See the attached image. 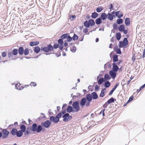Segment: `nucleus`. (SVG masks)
Segmentation results:
<instances>
[{"label":"nucleus","mask_w":145,"mask_h":145,"mask_svg":"<svg viewBox=\"0 0 145 145\" xmlns=\"http://www.w3.org/2000/svg\"><path fill=\"white\" fill-rule=\"evenodd\" d=\"M73 109L71 106H69L67 109V112H68L70 113L72 111L73 112Z\"/></svg>","instance_id":"f704fd0d"},{"label":"nucleus","mask_w":145,"mask_h":145,"mask_svg":"<svg viewBox=\"0 0 145 145\" xmlns=\"http://www.w3.org/2000/svg\"><path fill=\"white\" fill-rule=\"evenodd\" d=\"M118 60V56L117 55H115L113 58V61L114 62H116Z\"/></svg>","instance_id":"58836bf2"},{"label":"nucleus","mask_w":145,"mask_h":145,"mask_svg":"<svg viewBox=\"0 0 145 145\" xmlns=\"http://www.w3.org/2000/svg\"><path fill=\"white\" fill-rule=\"evenodd\" d=\"M59 44H60L59 48L60 50H62L63 48V41L62 39H59L58 40Z\"/></svg>","instance_id":"9d476101"},{"label":"nucleus","mask_w":145,"mask_h":145,"mask_svg":"<svg viewBox=\"0 0 145 145\" xmlns=\"http://www.w3.org/2000/svg\"><path fill=\"white\" fill-rule=\"evenodd\" d=\"M88 31V29L87 28L84 29L83 30V32L84 33H87Z\"/></svg>","instance_id":"052dcab7"},{"label":"nucleus","mask_w":145,"mask_h":145,"mask_svg":"<svg viewBox=\"0 0 145 145\" xmlns=\"http://www.w3.org/2000/svg\"><path fill=\"white\" fill-rule=\"evenodd\" d=\"M114 91L112 89L110 92L109 94V95H111L112 94L113 92Z\"/></svg>","instance_id":"69168bd1"},{"label":"nucleus","mask_w":145,"mask_h":145,"mask_svg":"<svg viewBox=\"0 0 145 145\" xmlns=\"http://www.w3.org/2000/svg\"><path fill=\"white\" fill-rule=\"evenodd\" d=\"M76 18V16L75 15H71L70 16V19L71 20H73L75 19Z\"/></svg>","instance_id":"864d4df0"},{"label":"nucleus","mask_w":145,"mask_h":145,"mask_svg":"<svg viewBox=\"0 0 145 145\" xmlns=\"http://www.w3.org/2000/svg\"><path fill=\"white\" fill-rule=\"evenodd\" d=\"M51 123L50 121L48 120H47L43 123V126L45 127L48 128L50 125Z\"/></svg>","instance_id":"4468645a"},{"label":"nucleus","mask_w":145,"mask_h":145,"mask_svg":"<svg viewBox=\"0 0 145 145\" xmlns=\"http://www.w3.org/2000/svg\"><path fill=\"white\" fill-rule=\"evenodd\" d=\"M72 106L74 108L73 112H77L79 111L80 109L79 103L77 101L74 102L72 104Z\"/></svg>","instance_id":"39448f33"},{"label":"nucleus","mask_w":145,"mask_h":145,"mask_svg":"<svg viewBox=\"0 0 145 145\" xmlns=\"http://www.w3.org/2000/svg\"><path fill=\"white\" fill-rule=\"evenodd\" d=\"M113 6L112 4H110L109 6V8L110 9V11L113 9Z\"/></svg>","instance_id":"bf43d9fd"},{"label":"nucleus","mask_w":145,"mask_h":145,"mask_svg":"<svg viewBox=\"0 0 145 145\" xmlns=\"http://www.w3.org/2000/svg\"><path fill=\"white\" fill-rule=\"evenodd\" d=\"M106 91V89L104 88L102 89L100 95V96L101 97H103L105 95V93Z\"/></svg>","instance_id":"5701e85b"},{"label":"nucleus","mask_w":145,"mask_h":145,"mask_svg":"<svg viewBox=\"0 0 145 145\" xmlns=\"http://www.w3.org/2000/svg\"><path fill=\"white\" fill-rule=\"evenodd\" d=\"M29 85L32 87L33 86L35 87L37 86V83L35 82H31Z\"/></svg>","instance_id":"49530a36"},{"label":"nucleus","mask_w":145,"mask_h":145,"mask_svg":"<svg viewBox=\"0 0 145 145\" xmlns=\"http://www.w3.org/2000/svg\"><path fill=\"white\" fill-rule=\"evenodd\" d=\"M68 36V33H65L62 35L61 36V38L63 39H64L67 38Z\"/></svg>","instance_id":"4c0bfd02"},{"label":"nucleus","mask_w":145,"mask_h":145,"mask_svg":"<svg viewBox=\"0 0 145 145\" xmlns=\"http://www.w3.org/2000/svg\"><path fill=\"white\" fill-rule=\"evenodd\" d=\"M39 42L38 41L35 42H31L29 43V45L31 46H36L38 45Z\"/></svg>","instance_id":"f3484780"},{"label":"nucleus","mask_w":145,"mask_h":145,"mask_svg":"<svg viewBox=\"0 0 145 145\" xmlns=\"http://www.w3.org/2000/svg\"><path fill=\"white\" fill-rule=\"evenodd\" d=\"M67 41L68 42H70L72 39V38L69 35L67 36Z\"/></svg>","instance_id":"8fccbe9b"},{"label":"nucleus","mask_w":145,"mask_h":145,"mask_svg":"<svg viewBox=\"0 0 145 145\" xmlns=\"http://www.w3.org/2000/svg\"><path fill=\"white\" fill-rule=\"evenodd\" d=\"M1 56L3 57H5L7 56V53L6 52H3L1 54Z\"/></svg>","instance_id":"5fc2aeb1"},{"label":"nucleus","mask_w":145,"mask_h":145,"mask_svg":"<svg viewBox=\"0 0 145 145\" xmlns=\"http://www.w3.org/2000/svg\"><path fill=\"white\" fill-rule=\"evenodd\" d=\"M119 70V68L117 65L116 63H113L112 71L115 72H117Z\"/></svg>","instance_id":"ddd939ff"},{"label":"nucleus","mask_w":145,"mask_h":145,"mask_svg":"<svg viewBox=\"0 0 145 145\" xmlns=\"http://www.w3.org/2000/svg\"><path fill=\"white\" fill-rule=\"evenodd\" d=\"M40 48L39 46H37L35 47L34 49V52L37 54L39 53L40 51Z\"/></svg>","instance_id":"a211bd4d"},{"label":"nucleus","mask_w":145,"mask_h":145,"mask_svg":"<svg viewBox=\"0 0 145 145\" xmlns=\"http://www.w3.org/2000/svg\"><path fill=\"white\" fill-rule=\"evenodd\" d=\"M104 78L106 80H109L111 78L108 74H106L105 75Z\"/></svg>","instance_id":"c9c22d12"},{"label":"nucleus","mask_w":145,"mask_h":145,"mask_svg":"<svg viewBox=\"0 0 145 145\" xmlns=\"http://www.w3.org/2000/svg\"><path fill=\"white\" fill-rule=\"evenodd\" d=\"M119 83H118L116 84L115 86L114 87L112 88V89L114 91L116 89L117 87L119 86Z\"/></svg>","instance_id":"603ef678"},{"label":"nucleus","mask_w":145,"mask_h":145,"mask_svg":"<svg viewBox=\"0 0 145 145\" xmlns=\"http://www.w3.org/2000/svg\"><path fill=\"white\" fill-rule=\"evenodd\" d=\"M107 18L110 20H112L113 19V17L112 14L109 12L107 14Z\"/></svg>","instance_id":"aec40b11"},{"label":"nucleus","mask_w":145,"mask_h":145,"mask_svg":"<svg viewBox=\"0 0 145 145\" xmlns=\"http://www.w3.org/2000/svg\"><path fill=\"white\" fill-rule=\"evenodd\" d=\"M63 117L64 118L63 120L65 122L68 121L69 120H71L72 118V116H69V114L68 113L64 114Z\"/></svg>","instance_id":"0eeeda50"},{"label":"nucleus","mask_w":145,"mask_h":145,"mask_svg":"<svg viewBox=\"0 0 145 145\" xmlns=\"http://www.w3.org/2000/svg\"><path fill=\"white\" fill-rule=\"evenodd\" d=\"M115 15L118 18H120L123 16L122 12L120 11H118L115 12Z\"/></svg>","instance_id":"f8f14e48"},{"label":"nucleus","mask_w":145,"mask_h":145,"mask_svg":"<svg viewBox=\"0 0 145 145\" xmlns=\"http://www.w3.org/2000/svg\"><path fill=\"white\" fill-rule=\"evenodd\" d=\"M20 129H21L20 131H22L23 132H24L25 131L26 128L24 125H21Z\"/></svg>","instance_id":"cd10ccee"},{"label":"nucleus","mask_w":145,"mask_h":145,"mask_svg":"<svg viewBox=\"0 0 145 145\" xmlns=\"http://www.w3.org/2000/svg\"><path fill=\"white\" fill-rule=\"evenodd\" d=\"M134 97L133 96H131L129 98V100L128 101L127 103L129 102H130L133 99V98Z\"/></svg>","instance_id":"13d9d810"},{"label":"nucleus","mask_w":145,"mask_h":145,"mask_svg":"<svg viewBox=\"0 0 145 145\" xmlns=\"http://www.w3.org/2000/svg\"><path fill=\"white\" fill-rule=\"evenodd\" d=\"M136 59V58L135 56H133L132 57V59L133 62H134Z\"/></svg>","instance_id":"0e129e2a"},{"label":"nucleus","mask_w":145,"mask_h":145,"mask_svg":"<svg viewBox=\"0 0 145 145\" xmlns=\"http://www.w3.org/2000/svg\"><path fill=\"white\" fill-rule=\"evenodd\" d=\"M23 132L20 130H19L18 131H17L16 135L17 137H20L23 135Z\"/></svg>","instance_id":"393cba45"},{"label":"nucleus","mask_w":145,"mask_h":145,"mask_svg":"<svg viewBox=\"0 0 145 145\" xmlns=\"http://www.w3.org/2000/svg\"><path fill=\"white\" fill-rule=\"evenodd\" d=\"M98 16V14L96 12H94L92 14L91 17L94 18H96Z\"/></svg>","instance_id":"c756f323"},{"label":"nucleus","mask_w":145,"mask_h":145,"mask_svg":"<svg viewBox=\"0 0 145 145\" xmlns=\"http://www.w3.org/2000/svg\"><path fill=\"white\" fill-rule=\"evenodd\" d=\"M145 49H144V50L143 52V55H142V58H144L145 56Z\"/></svg>","instance_id":"338daca9"},{"label":"nucleus","mask_w":145,"mask_h":145,"mask_svg":"<svg viewBox=\"0 0 145 145\" xmlns=\"http://www.w3.org/2000/svg\"><path fill=\"white\" fill-rule=\"evenodd\" d=\"M31 129L32 131L35 132L36 131L38 133L41 131L42 129V126L40 125H39L37 127L36 123L33 124L31 126Z\"/></svg>","instance_id":"f03ea898"},{"label":"nucleus","mask_w":145,"mask_h":145,"mask_svg":"<svg viewBox=\"0 0 145 145\" xmlns=\"http://www.w3.org/2000/svg\"><path fill=\"white\" fill-rule=\"evenodd\" d=\"M59 45L57 43H55L53 46V48L56 49L59 47Z\"/></svg>","instance_id":"09e8293b"},{"label":"nucleus","mask_w":145,"mask_h":145,"mask_svg":"<svg viewBox=\"0 0 145 145\" xmlns=\"http://www.w3.org/2000/svg\"><path fill=\"white\" fill-rule=\"evenodd\" d=\"M31 128L30 127H27L26 132L24 133L25 135H27L28 134L31 133Z\"/></svg>","instance_id":"412c9836"},{"label":"nucleus","mask_w":145,"mask_h":145,"mask_svg":"<svg viewBox=\"0 0 145 145\" xmlns=\"http://www.w3.org/2000/svg\"><path fill=\"white\" fill-rule=\"evenodd\" d=\"M123 42V43H124V44L125 45V47H127V45L128 44V41L127 40V38H124Z\"/></svg>","instance_id":"4be33fe9"},{"label":"nucleus","mask_w":145,"mask_h":145,"mask_svg":"<svg viewBox=\"0 0 145 145\" xmlns=\"http://www.w3.org/2000/svg\"><path fill=\"white\" fill-rule=\"evenodd\" d=\"M116 53L117 54H120L121 53L120 48H117L116 50Z\"/></svg>","instance_id":"3c124183"},{"label":"nucleus","mask_w":145,"mask_h":145,"mask_svg":"<svg viewBox=\"0 0 145 145\" xmlns=\"http://www.w3.org/2000/svg\"><path fill=\"white\" fill-rule=\"evenodd\" d=\"M104 81L103 78H100L98 81V84L99 85L101 84Z\"/></svg>","instance_id":"79ce46f5"},{"label":"nucleus","mask_w":145,"mask_h":145,"mask_svg":"<svg viewBox=\"0 0 145 145\" xmlns=\"http://www.w3.org/2000/svg\"><path fill=\"white\" fill-rule=\"evenodd\" d=\"M78 38V37L75 34H74L72 37V39H73L74 40H77Z\"/></svg>","instance_id":"a18cd8bd"},{"label":"nucleus","mask_w":145,"mask_h":145,"mask_svg":"<svg viewBox=\"0 0 145 145\" xmlns=\"http://www.w3.org/2000/svg\"><path fill=\"white\" fill-rule=\"evenodd\" d=\"M119 46L120 48H122L123 47H125V45L122 41H120L119 42Z\"/></svg>","instance_id":"c03bdc74"},{"label":"nucleus","mask_w":145,"mask_h":145,"mask_svg":"<svg viewBox=\"0 0 145 145\" xmlns=\"http://www.w3.org/2000/svg\"><path fill=\"white\" fill-rule=\"evenodd\" d=\"M17 130L16 128L13 129L11 131V134L13 136H15L16 135Z\"/></svg>","instance_id":"6ab92c4d"},{"label":"nucleus","mask_w":145,"mask_h":145,"mask_svg":"<svg viewBox=\"0 0 145 145\" xmlns=\"http://www.w3.org/2000/svg\"><path fill=\"white\" fill-rule=\"evenodd\" d=\"M109 73L113 79H114L116 76V72L115 71L112 70L110 71H109Z\"/></svg>","instance_id":"9b49d317"},{"label":"nucleus","mask_w":145,"mask_h":145,"mask_svg":"<svg viewBox=\"0 0 145 145\" xmlns=\"http://www.w3.org/2000/svg\"><path fill=\"white\" fill-rule=\"evenodd\" d=\"M12 52H9L8 54V57L9 58H12Z\"/></svg>","instance_id":"4d7b16f0"},{"label":"nucleus","mask_w":145,"mask_h":145,"mask_svg":"<svg viewBox=\"0 0 145 145\" xmlns=\"http://www.w3.org/2000/svg\"><path fill=\"white\" fill-rule=\"evenodd\" d=\"M109 104V103L107 102H106L104 105H103V107L104 108H106L107 107V106Z\"/></svg>","instance_id":"6e6d98bb"},{"label":"nucleus","mask_w":145,"mask_h":145,"mask_svg":"<svg viewBox=\"0 0 145 145\" xmlns=\"http://www.w3.org/2000/svg\"><path fill=\"white\" fill-rule=\"evenodd\" d=\"M116 38L118 40H120L121 38V33L120 32L117 33L116 34Z\"/></svg>","instance_id":"c85d7f7f"},{"label":"nucleus","mask_w":145,"mask_h":145,"mask_svg":"<svg viewBox=\"0 0 145 145\" xmlns=\"http://www.w3.org/2000/svg\"><path fill=\"white\" fill-rule=\"evenodd\" d=\"M13 55H17L18 54V50L17 49H14L12 52Z\"/></svg>","instance_id":"2f4dec72"},{"label":"nucleus","mask_w":145,"mask_h":145,"mask_svg":"<svg viewBox=\"0 0 145 145\" xmlns=\"http://www.w3.org/2000/svg\"><path fill=\"white\" fill-rule=\"evenodd\" d=\"M125 26L124 25H120L118 27L119 31L120 32H123L125 34H126L128 32L127 30H125Z\"/></svg>","instance_id":"6e6552de"},{"label":"nucleus","mask_w":145,"mask_h":145,"mask_svg":"<svg viewBox=\"0 0 145 145\" xmlns=\"http://www.w3.org/2000/svg\"><path fill=\"white\" fill-rule=\"evenodd\" d=\"M89 26H93L95 24V22L94 20H90L89 21Z\"/></svg>","instance_id":"7c9ffc66"},{"label":"nucleus","mask_w":145,"mask_h":145,"mask_svg":"<svg viewBox=\"0 0 145 145\" xmlns=\"http://www.w3.org/2000/svg\"><path fill=\"white\" fill-rule=\"evenodd\" d=\"M95 22L97 24L99 25L101 23L102 20L100 18H98L95 20Z\"/></svg>","instance_id":"a878e982"},{"label":"nucleus","mask_w":145,"mask_h":145,"mask_svg":"<svg viewBox=\"0 0 145 145\" xmlns=\"http://www.w3.org/2000/svg\"><path fill=\"white\" fill-rule=\"evenodd\" d=\"M114 99L112 97L110 99L108 100L107 102L109 103V104L114 102Z\"/></svg>","instance_id":"a19ab883"},{"label":"nucleus","mask_w":145,"mask_h":145,"mask_svg":"<svg viewBox=\"0 0 145 145\" xmlns=\"http://www.w3.org/2000/svg\"><path fill=\"white\" fill-rule=\"evenodd\" d=\"M2 132L3 134V138H4L7 137L9 134V132L7 131L6 129H3Z\"/></svg>","instance_id":"1a4fd4ad"},{"label":"nucleus","mask_w":145,"mask_h":145,"mask_svg":"<svg viewBox=\"0 0 145 145\" xmlns=\"http://www.w3.org/2000/svg\"><path fill=\"white\" fill-rule=\"evenodd\" d=\"M84 25L86 27H89V22L86 20L85 21L84 23Z\"/></svg>","instance_id":"473e14b6"},{"label":"nucleus","mask_w":145,"mask_h":145,"mask_svg":"<svg viewBox=\"0 0 145 145\" xmlns=\"http://www.w3.org/2000/svg\"><path fill=\"white\" fill-rule=\"evenodd\" d=\"M125 23L126 25H129L130 24V18H126L125 20Z\"/></svg>","instance_id":"dca6fc26"},{"label":"nucleus","mask_w":145,"mask_h":145,"mask_svg":"<svg viewBox=\"0 0 145 145\" xmlns=\"http://www.w3.org/2000/svg\"><path fill=\"white\" fill-rule=\"evenodd\" d=\"M117 23L118 24H120L123 23V20L119 18L116 20Z\"/></svg>","instance_id":"72a5a7b5"},{"label":"nucleus","mask_w":145,"mask_h":145,"mask_svg":"<svg viewBox=\"0 0 145 145\" xmlns=\"http://www.w3.org/2000/svg\"><path fill=\"white\" fill-rule=\"evenodd\" d=\"M145 86V84L143 86H142L140 88V89H143Z\"/></svg>","instance_id":"774afa93"},{"label":"nucleus","mask_w":145,"mask_h":145,"mask_svg":"<svg viewBox=\"0 0 145 145\" xmlns=\"http://www.w3.org/2000/svg\"><path fill=\"white\" fill-rule=\"evenodd\" d=\"M132 78H130L129 80L127 82V85H128L130 83V82L131 81L132 79Z\"/></svg>","instance_id":"680f3d73"},{"label":"nucleus","mask_w":145,"mask_h":145,"mask_svg":"<svg viewBox=\"0 0 145 145\" xmlns=\"http://www.w3.org/2000/svg\"><path fill=\"white\" fill-rule=\"evenodd\" d=\"M41 50L44 52H52L53 50V46L51 44H49L46 46L42 47L41 48Z\"/></svg>","instance_id":"7ed1b4c3"},{"label":"nucleus","mask_w":145,"mask_h":145,"mask_svg":"<svg viewBox=\"0 0 145 145\" xmlns=\"http://www.w3.org/2000/svg\"><path fill=\"white\" fill-rule=\"evenodd\" d=\"M101 17L103 20L106 19L107 18V15L105 13H102L101 15Z\"/></svg>","instance_id":"b1692460"},{"label":"nucleus","mask_w":145,"mask_h":145,"mask_svg":"<svg viewBox=\"0 0 145 145\" xmlns=\"http://www.w3.org/2000/svg\"><path fill=\"white\" fill-rule=\"evenodd\" d=\"M103 9V7H98L96 9V11L97 12H100Z\"/></svg>","instance_id":"37998d69"},{"label":"nucleus","mask_w":145,"mask_h":145,"mask_svg":"<svg viewBox=\"0 0 145 145\" xmlns=\"http://www.w3.org/2000/svg\"><path fill=\"white\" fill-rule=\"evenodd\" d=\"M61 116V114L60 112L57 114L55 117L52 116H51L50 118V120L55 123H57L59 121V119Z\"/></svg>","instance_id":"20e7f679"},{"label":"nucleus","mask_w":145,"mask_h":145,"mask_svg":"<svg viewBox=\"0 0 145 145\" xmlns=\"http://www.w3.org/2000/svg\"><path fill=\"white\" fill-rule=\"evenodd\" d=\"M86 100L85 98H82L80 101V105L83 107L84 106L85 103H86Z\"/></svg>","instance_id":"2eb2a0df"},{"label":"nucleus","mask_w":145,"mask_h":145,"mask_svg":"<svg viewBox=\"0 0 145 145\" xmlns=\"http://www.w3.org/2000/svg\"><path fill=\"white\" fill-rule=\"evenodd\" d=\"M91 95L93 99H96L97 98L98 96L96 92H93L91 93Z\"/></svg>","instance_id":"bb28decb"},{"label":"nucleus","mask_w":145,"mask_h":145,"mask_svg":"<svg viewBox=\"0 0 145 145\" xmlns=\"http://www.w3.org/2000/svg\"><path fill=\"white\" fill-rule=\"evenodd\" d=\"M29 85H25L24 86L21 85L19 82H17L15 85L16 88L19 90L22 89L24 88H27V87H29Z\"/></svg>","instance_id":"423d86ee"},{"label":"nucleus","mask_w":145,"mask_h":145,"mask_svg":"<svg viewBox=\"0 0 145 145\" xmlns=\"http://www.w3.org/2000/svg\"><path fill=\"white\" fill-rule=\"evenodd\" d=\"M110 82L109 81H107L105 82V86L106 88H108L110 86Z\"/></svg>","instance_id":"ea45409f"},{"label":"nucleus","mask_w":145,"mask_h":145,"mask_svg":"<svg viewBox=\"0 0 145 145\" xmlns=\"http://www.w3.org/2000/svg\"><path fill=\"white\" fill-rule=\"evenodd\" d=\"M87 99L89 102L91 101L92 100V97L90 94H89L87 96Z\"/></svg>","instance_id":"e433bc0d"},{"label":"nucleus","mask_w":145,"mask_h":145,"mask_svg":"<svg viewBox=\"0 0 145 145\" xmlns=\"http://www.w3.org/2000/svg\"><path fill=\"white\" fill-rule=\"evenodd\" d=\"M32 53L33 52L32 50L29 49L27 48H26L24 50L22 47H20L18 49V53L20 55H22L23 54L25 56L28 55L29 52Z\"/></svg>","instance_id":"f257e3e1"},{"label":"nucleus","mask_w":145,"mask_h":145,"mask_svg":"<svg viewBox=\"0 0 145 145\" xmlns=\"http://www.w3.org/2000/svg\"><path fill=\"white\" fill-rule=\"evenodd\" d=\"M99 86L97 85H96L95 87V89L97 91H98L99 90Z\"/></svg>","instance_id":"e2e57ef3"},{"label":"nucleus","mask_w":145,"mask_h":145,"mask_svg":"<svg viewBox=\"0 0 145 145\" xmlns=\"http://www.w3.org/2000/svg\"><path fill=\"white\" fill-rule=\"evenodd\" d=\"M76 50V48L75 46H73L71 48V50L72 52H75Z\"/></svg>","instance_id":"de8ad7c7"}]
</instances>
